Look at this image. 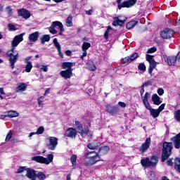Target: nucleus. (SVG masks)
Returning a JSON list of instances; mask_svg holds the SVG:
<instances>
[{
    "mask_svg": "<svg viewBox=\"0 0 180 180\" xmlns=\"http://www.w3.org/2000/svg\"><path fill=\"white\" fill-rule=\"evenodd\" d=\"M106 112L110 113L112 116H115V115H117V112H119V108L117 106H113L111 105H107L105 106Z\"/></svg>",
    "mask_w": 180,
    "mask_h": 180,
    "instance_id": "ddd939ff",
    "label": "nucleus"
},
{
    "mask_svg": "<svg viewBox=\"0 0 180 180\" xmlns=\"http://www.w3.org/2000/svg\"><path fill=\"white\" fill-rule=\"evenodd\" d=\"M43 133H44V127H39L35 131V134H43Z\"/></svg>",
    "mask_w": 180,
    "mask_h": 180,
    "instance_id": "79ce46f5",
    "label": "nucleus"
},
{
    "mask_svg": "<svg viewBox=\"0 0 180 180\" xmlns=\"http://www.w3.org/2000/svg\"><path fill=\"white\" fill-rule=\"evenodd\" d=\"M32 161H35L36 162H39L40 164H46L49 165L51 162H53L54 160V155L53 154L47 155V158L43 156H34L31 158Z\"/></svg>",
    "mask_w": 180,
    "mask_h": 180,
    "instance_id": "0eeeda50",
    "label": "nucleus"
},
{
    "mask_svg": "<svg viewBox=\"0 0 180 180\" xmlns=\"http://www.w3.org/2000/svg\"><path fill=\"white\" fill-rule=\"evenodd\" d=\"M67 27H72L74 24L72 23V15H69L65 21Z\"/></svg>",
    "mask_w": 180,
    "mask_h": 180,
    "instance_id": "cd10ccee",
    "label": "nucleus"
},
{
    "mask_svg": "<svg viewBox=\"0 0 180 180\" xmlns=\"http://www.w3.org/2000/svg\"><path fill=\"white\" fill-rule=\"evenodd\" d=\"M41 70L44 71V72H47L49 71V68H47V65H42Z\"/></svg>",
    "mask_w": 180,
    "mask_h": 180,
    "instance_id": "5fc2aeb1",
    "label": "nucleus"
},
{
    "mask_svg": "<svg viewBox=\"0 0 180 180\" xmlns=\"http://www.w3.org/2000/svg\"><path fill=\"white\" fill-rule=\"evenodd\" d=\"M171 141L174 144L175 148H180V132L176 134L175 136L171 139Z\"/></svg>",
    "mask_w": 180,
    "mask_h": 180,
    "instance_id": "dca6fc26",
    "label": "nucleus"
},
{
    "mask_svg": "<svg viewBox=\"0 0 180 180\" xmlns=\"http://www.w3.org/2000/svg\"><path fill=\"white\" fill-rule=\"evenodd\" d=\"M19 116V112L15 110H10L8 112L7 115H6V117H18Z\"/></svg>",
    "mask_w": 180,
    "mask_h": 180,
    "instance_id": "a878e982",
    "label": "nucleus"
},
{
    "mask_svg": "<svg viewBox=\"0 0 180 180\" xmlns=\"http://www.w3.org/2000/svg\"><path fill=\"white\" fill-rule=\"evenodd\" d=\"M12 139V131H9L8 134L6 135V141H9Z\"/></svg>",
    "mask_w": 180,
    "mask_h": 180,
    "instance_id": "3c124183",
    "label": "nucleus"
},
{
    "mask_svg": "<svg viewBox=\"0 0 180 180\" xmlns=\"http://www.w3.org/2000/svg\"><path fill=\"white\" fill-rule=\"evenodd\" d=\"M72 67H74V63L71 62H64L62 64V68L63 70H65V68H68L66 70H62L60 72V75L63 77V78H65V79H68L72 77Z\"/></svg>",
    "mask_w": 180,
    "mask_h": 180,
    "instance_id": "7ed1b4c3",
    "label": "nucleus"
},
{
    "mask_svg": "<svg viewBox=\"0 0 180 180\" xmlns=\"http://www.w3.org/2000/svg\"><path fill=\"white\" fill-rule=\"evenodd\" d=\"M150 116H152L153 119H156V117H158L160 116V111L154 108L150 110Z\"/></svg>",
    "mask_w": 180,
    "mask_h": 180,
    "instance_id": "bb28decb",
    "label": "nucleus"
},
{
    "mask_svg": "<svg viewBox=\"0 0 180 180\" xmlns=\"http://www.w3.org/2000/svg\"><path fill=\"white\" fill-rule=\"evenodd\" d=\"M121 63L122 64H130V63H131V62L130 58H129V56H127V57H125V58H122L121 60Z\"/></svg>",
    "mask_w": 180,
    "mask_h": 180,
    "instance_id": "ea45409f",
    "label": "nucleus"
},
{
    "mask_svg": "<svg viewBox=\"0 0 180 180\" xmlns=\"http://www.w3.org/2000/svg\"><path fill=\"white\" fill-rule=\"evenodd\" d=\"M75 126L76 129L78 130V133L85 139L86 137H88V139H92V132L89 131V128L88 127H82V124L79 122V121L75 122Z\"/></svg>",
    "mask_w": 180,
    "mask_h": 180,
    "instance_id": "20e7f679",
    "label": "nucleus"
},
{
    "mask_svg": "<svg viewBox=\"0 0 180 180\" xmlns=\"http://www.w3.org/2000/svg\"><path fill=\"white\" fill-rule=\"evenodd\" d=\"M127 20V18L125 16H119L115 17L114 18V20L112 22L113 26H123L124 25V22Z\"/></svg>",
    "mask_w": 180,
    "mask_h": 180,
    "instance_id": "9d476101",
    "label": "nucleus"
},
{
    "mask_svg": "<svg viewBox=\"0 0 180 180\" xmlns=\"http://www.w3.org/2000/svg\"><path fill=\"white\" fill-rule=\"evenodd\" d=\"M88 65V70L89 71H96V66L95 65V63H94L93 61L89 62L87 63Z\"/></svg>",
    "mask_w": 180,
    "mask_h": 180,
    "instance_id": "473e14b6",
    "label": "nucleus"
},
{
    "mask_svg": "<svg viewBox=\"0 0 180 180\" xmlns=\"http://www.w3.org/2000/svg\"><path fill=\"white\" fill-rule=\"evenodd\" d=\"M99 142L98 141H94L93 142L87 144V148H89V150H96L98 147H99Z\"/></svg>",
    "mask_w": 180,
    "mask_h": 180,
    "instance_id": "5701e85b",
    "label": "nucleus"
},
{
    "mask_svg": "<svg viewBox=\"0 0 180 180\" xmlns=\"http://www.w3.org/2000/svg\"><path fill=\"white\" fill-rule=\"evenodd\" d=\"M174 57L176 58V61H179V60H180V52H178L177 55Z\"/></svg>",
    "mask_w": 180,
    "mask_h": 180,
    "instance_id": "338daca9",
    "label": "nucleus"
},
{
    "mask_svg": "<svg viewBox=\"0 0 180 180\" xmlns=\"http://www.w3.org/2000/svg\"><path fill=\"white\" fill-rule=\"evenodd\" d=\"M151 144V138H146L145 143H142L139 148V151L141 154H144L148 148H150V145Z\"/></svg>",
    "mask_w": 180,
    "mask_h": 180,
    "instance_id": "f8f14e48",
    "label": "nucleus"
},
{
    "mask_svg": "<svg viewBox=\"0 0 180 180\" xmlns=\"http://www.w3.org/2000/svg\"><path fill=\"white\" fill-rule=\"evenodd\" d=\"M65 136L70 139H75L77 136V129L72 127L68 128L65 131Z\"/></svg>",
    "mask_w": 180,
    "mask_h": 180,
    "instance_id": "4468645a",
    "label": "nucleus"
},
{
    "mask_svg": "<svg viewBox=\"0 0 180 180\" xmlns=\"http://www.w3.org/2000/svg\"><path fill=\"white\" fill-rule=\"evenodd\" d=\"M31 59H32V56L26 57L25 58H24V63H32V61H30Z\"/></svg>",
    "mask_w": 180,
    "mask_h": 180,
    "instance_id": "6e6d98bb",
    "label": "nucleus"
},
{
    "mask_svg": "<svg viewBox=\"0 0 180 180\" xmlns=\"http://www.w3.org/2000/svg\"><path fill=\"white\" fill-rule=\"evenodd\" d=\"M53 43L54 46H55L56 49H57V50L61 49V45H60V43L57 40V38H54L53 39Z\"/></svg>",
    "mask_w": 180,
    "mask_h": 180,
    "instance_id": "c9c22d12",
    "label": "nucleus"
},
{
    "mask_svg": "<svg viewBox=\"0 0 180 180\" xmlns=\"http://www.w3.org/2000/svg\"><path fill=\"white\" fill-rule=\"evenodd\" d=\"M155 51H157V48L152 47V48L148 49L147 53H148V54H151L153 53H155Z\"/></svg>",
    "mask_w": 180,
    "mask_h": 180,
    "instance_id": "09e8293b",
    "label": "nucleus"
},
{
    "mask_svg": "<svg viewBox=\"0 0 180 180\" xmlns=\"http://www.w3.org/2000/svg\"><path fill=\"white\" fill-rule=\"evenodd\" d=\"M25 33L20 34L14 37L13 41H11V49L7 53L8 57H9L8 61L11 70L15 68V64L18 62V56H19V52L15 50V47L19 46V44L23 40V35Z\"/></svg>",
    "mask_w": 180,
    "mask_h": 180,
    "instance_id": "f257e3e1",
    "label": "nucleus"
},
{
    "mask_svg": "<svg viewBox=\"0 0 180 180\" xmlns=\"http://www.w3.org/2000/svg\"><path fill=\"white\" fill-rule=\"evenodd\" d=\"M110 31H112V27L108 26L107 30H105V32L104 33L105 39H109V33H110Z\"/></svg>",
    "mask_w": 180,
    "mask_h": 180,
    "instance_id": "4c0bfd02",
    "label": "nucleus"
},
{
    "mask_svg": "<svg viewBox=\"0 0 180 180\" xmlns=\"http://www.w3.org/2000/svg\"><path fill=\"white\" fill-rule=\"evenodd\" d=\"M6 11L8 16H12V8L11 6L6 8Z\"/></svg>",
    "mask_w": 180,
    "mask_h": 180,
    "instance_id": "8fccbe9b",
    "label": "nucleus"
},
{
    "mask_svg": "<svg viewBox=\"0 0 180 180\" xmlns=\"http://www.w3.org/2000/svg\"><path fill=\"white\" fill-rule=\"evenodd\" d=\"M174 119L176 122H180V110H177L174 112Z\"/></svg>",
    "mask_w": 180,
    "mask_h": 180,
    "instance_id": "58836bf2",
    "label": "nucleus"
},
{
    "mask_svg": "<svg viewBox=\"0 0 180 180\" xmlns=\"http://www.w3.org/2000/svg\"><path fill=\"white\" fill-rule=\"evenodd\" d=\"M84 157L88 160V161L85 162L84 163L86 167H90L91 165H94L100 161L99 155H98V153L95 151L86 153L84 154Z\"/></svg>",
    "mask_w": 180,
    "mask_h": 180,
    "instance_id": "f03ea898",
    "label": "nucleus"
},
{
    "mask_svg": "<svg viewBox=\"0 0 180 180\" xmlns=\"http://www.w3.org/2000/svg\"><path fill=\"white\" fill-rule=\"evenodd\" d=\"M148 98H150V93L148 92H146L144 96H142L141 97L143 102L148 101Z\"/></svg>",
    "mask_w": 180,
    "mask_h": 180,
    "instance_id": "37998d69",
    "label": "nucleus"
},
{
    "mask_svg": "<svg viewBox=\"0 0 180 180\" xmlns=\"http://www.w3.org/2000/svg\"><path fill=\"white\" fill-rule=\"evenodd\" d=\"M49 94H50V88L46 89V90L45 91V93L44 94V96L49 95Z\"/></svg>",
    "mask_w": 180,
    "mask_h": 180,
    "instance_id": "774afa93",
    "label": "nucleus"
},
{
    "mask_svg": "<svg viewBox=\"0 0 180 180\" xmlns=\"http://www.w3.org/2000/svg\"><path fill=\"white\" fill-rule=\"evenodd\" d=\"M167 165H169V167H172L174 165V162H172V159H169L167 161Z\"/></svg>",
    "mask_w": 180,
    "mask_h": 180,
    "instance_id": "13d9d810",
    "label": "nucleus"
},
{
    "mask_svg": "<svg viewBox=\"0 0 180 180\" xmlns=\"http://www.w3.org/2000/svg\"><path fill=\"white\" fill-rule=\"evenodd\" d=\"M174 169H176V171H177V172H179L180 174V158H176L175 159Z\"/></svg>",
    "mask_w": 180,
    "mask_h": 180,
    "instance_id": "c756f323",
    "label": "nucleus"
},
{
    "mask_svg": "<svg viewBox=\"0 0 180 180\" xmlns=\"http://www.w3.org/2000/svg\"><path fill=\"white\" fill-rule=\"evenodd\" d=\"M141 96L143 98V95H144V84L141 86V89L140 91Z\"/></svg>",
    "mask_w": 180,
    "mask_h": 180,
    "instance_id": "bf43d9fd",
    "label": "nucleus"
},
{
    "mask_svg": "<svg viewBox=\"0 0 180 180\" xmlns=\"http://www.w3.org/2000/svg\"><path fill=\"white\" fill-rule=\"evenodd\" d=\"M89 47H91V43L84 42L82 46V50L86 51V50H88V49H89Z\"/></svg>",
    "mask_w": 180,
    "mask_h": 180,
    "instance_id": "f704fd0d",
    "label": "nucleus"
},
{
    "mask_svg": "<svg viewBox=\"0 0 180 180\" xmlns=\"http://www.w3.org/2000/svg\"><path fill=\"white\" fill-rule=\"evenodd\" d=\"M158 94L160 95V96H162V95H164V90L162 88H160L158 89Z\"/></svg>",
    "mask_w": 180,
    "mask_h": 180,
    "instance_id": "4d7b16f0",
    "label": "nucleus"
},
{
    "mask_svg": "<svg viewBox=\"0 0 180 180\" xmlns=\"http://www.w3.org/2000/svg\"><path fill=\"white\" fill-rule=\"evenodd\" d=\"M25 171V167H20L18 169L17 172L18 174H22Z\"/></svg>",
    "mask_w": 180,
    "mask_h": 180,
    "instance_id": "680f3d73",
    "label": "nucleus"
},
{
    "mask_svg": "<svg viewBox=\"0 0 180 180\" xmlns=\"http://www.w3.org/2000/svg\"><path fill=\"white\" fill-rule=\"evenodd\" d=\"M25 64V72H30V71H32V68H33V64H32V62H28V63Z\"/></svg>",
    "mask_w": 180,
    "mask_h": 180,
    "instance_id": "72a5a7b5",
    "label": "nucleus"
},
{
    "mask_svg": "<svg viewBox=\"0 0 180 180\" xmlns=\"http://www.w3.org/2000/svg\"><path fill=\"white\" fill-rule=\"evenodd\" d=\"M60 21H54L49 27V30L51 34H57V30L55 28L56 26H58V27L60 26Z\"/></svg>",
    "mask_w": 180,
    "mask_h": 180,
    "instance_id": "f3484780",
    "label": "nucleus"
},
{
    "mask_svg": "<svg viewBox=\"0 0 180 180\" xmlns=\"http://www.w3.org/2000/svg\"><path fill=\"white\" fill-rule=\"evenodd\" d=\"M152 101H153L154 105H157L158 106L159 105H161V103H162V101H161V98L157 94H153L152 96Z\"/></svg>",
    "mask_w": 180,
    "mask_h": 180,
    "instance_id": "4be33fe9",
    "label": "nucleus"
},
{
    "mask_svg": "<svg viewBox=\"0 0 180 180\" xmlns=\"http://www.w3.org/2000/svg\"><path fill=\"white\" fill-rule=\"evenodd\" d=\"M165 108V103H162L161 105L159 106L158 111L161 113V112H162V110H164V109Z\"/></svg>",
    "mask_w": 180,
    "mask_h": 180,
    "instance_id": "603ef678",
    "label": "nucleus"
},
{
    "mask_svg": "<svg viewBox=\"0 0 180 180\" xmlns=\"http://www.w3.org/2000/svg\"><path fill=\"white\" fill-rule=\"evenodd\" d=\"M26 176L32 180H36V172L34 169L28 168L27 169Z\"/></svg>",
    "mask_w": 180,
    "mask_h": 180,
    "instance_id": "6ab92c4d",
    "label": "nucleus"
},
{
    "mask_svg": "<svg viewBox=\"0 0 180 180\" xmlns=\"http://www.w3.org/2000/svg\"><path fill=\"white\" fill-rule=\"evenodd\" d=\"M136 2H137V0H127L122 3V6L130 8L131 6H133V5H135Z\"/></svg>",
    "mask_w": 180,
    "mask_h": 180,
    "instance_id": "b1692460",
    "label": "nucleus"
},
{
    "mask_svg": "<svg viewBox=\"0 0 180 180\" xmlns=\"http://www.w3.org/2000/svg\"><path fill=\"white\" fill-rule=\"evenodd\" d=\"M171 154H172V143L165 142L162 153V162H165Z\"/></svg>",
    "mask_w": 180,
    "mask_h": 180,
    "instance_id": "39448f33",
    "label": "nucleus"
},
{
    "mask_svg": "<svg viewBox=\"0 0 180 180\" xmlns=\"http://www.w3.org/2000/svg\"><path fill=\"white\" fill-rule=\"evenodd\" d=\"M160 36L163 39H171L174 36V31L172 29L166 28L160 32Z\"/></svg>",
    "mask_w": 180,
    "mask_h": 180,
    "instance_id": "9b49d317",
    "label": "nucleus"
},
{
    "mask_svg": "<svg viewBox=\"0 0 180 180\" xmlns=\"http://www.w3.org/2000/svg\"><path fill=\"white\" fill-rule=\"evenodd\" d=\"M129 58V60L131 61H134V60H136V58H139V53H134L132 54H131L129 56H128Z\"/></svg>",
    "mask_w": 180,
    "mask_h": 180,
    "instance_id": "e433bc0d",
    "label": "nucleus"
},
{
    "mask_svg": "<svg viewBox=\"0 0 180 180\" xmlns=\"http://www.w3.org/2000/svg\"><path fill=\"white\" fill-rule=\"evenodd\" d=\"M37 178L39 180H44L46 179V174H44V173L43 172H39L37 175Z\"/></svg>",
    "mask_w": 180,
    "mask_h": 180,
    "instance_id": "a19ab883",
    "label": "nucleus"
},
{
    "mask_svg": "<svg viewBox=\"0 0 180 180\" xmlns=\"http://www.w3.org/2000/svg\"><path fill=\"white\" fill-rule=\"evenodd\" d=\"M153 57V56L151 55L146 54V60H148L150 64V66L148 68L149 74H152L154 68H155V67H157V62H155V60H154V58Z\"/></svg>",
    "mask_w": 180,
    "mask_h": 180,
    "instance_id": "1a4fd4ad",
    "label": "nucleus"
},
{
    "mask_svg": "<svg viewBox=\"0 0 180 180\" xmlns=\"http://www.w3.org/2000/svg\"><path fill=\"white\" fill-rule=\"evenodd\" d=\"M122 3V0H117V4L118 5V8L120 9L121 8H125V6H123V3Z\"/></svg>",
    "mask_w": 180,
    "mask_h": 180,
    "instance_id": "864d4df0",
    "label": "nucleus"
},
{
    "mask_svg": "<svg viewBox=\"0 0 180 180\" xmlns=\"http://www.w3.org/2000/svg\"><path fill=\"white\" fill-rule=\"evenodd\" d=\"M27 88V84L25 83H20L18 86L15 88V92H24V91H26V89Z\"/></svg>",
    "mask_w": 180,
    "mask_h": 180,
    "instance_id": "aec40b11",
    "label": "nucleus"
},
{
    "mask_svg": "<svg viewBox=\"0 0 180 180\" xmlns=\"http://www.w3.org/2000/svg\"><path fill=\"white\" fill-rule=\"evenodd\" d=\"M109 150H110L109 146L101 147L97 154L98 155V157H102V155H105V154H108V153H109Z\"/></svg>",
    "mask_w": 180,
    "mask_h": 180,
    "instance_id": "a211bd4d",
    "label": "nucleus"
},
{
    "mask_svg": "<svg viewBox=\"0 0 180 180\" xmlns=\"http://www.w3.org/2000/svg\"><path fill=\"white\" fill-rule=\"evenodd\" d=\"M0 94L1 95H6L5 90H4V87H0Z\"/></svg>",
    "mask_w": 180,
    "mask_h": 180,
    "instance_id": "69168bd1",
    "label": "nucleus"
},
{
    "mask_svg": "<svg viewBox=\"0 0 180 180\" xmlns=\"http://www.w3.org/2000/svg\"><path fill=\"white\" fill-rule=\"evenodd\" d=\"M39 33L37 31L30 34L28 37V39L30 40V41H32L33 43H34L35 41H37V39H39Z\"/></svg>",
    "mask_w": 180,
    "mask_h": 180,
    "instance_id": "412c9836",
    "label": "nucleus"
},
{
    "mask_svg": "<svg viewBox=\"0 0 180 180\" xmlns=\"http://www.w3.org/2000/svg\"><path fill=\"white\" fill-rule=\"evenodd\" d=\"M136 25H137V21H130L127 24V29H128V30H131V29H134L136 27Z\"/></svg>",
    "mask_w": 180,
    "mask_h": 180,
    "instance_id": "c85d7f7f",
    "label": "nucleus"
},
{
    "mask_svg": "<svg viewBox=\"0 0 180 180\" xmlns=\"http://www.w3.org/2000/svg\"><path fill=\"white\" fill-rule=\"evenodd\" d=\"M118 105L121 108H126V104L124 103V102L119 101Z\"/></svg>",
    "mask_w": 180,
    "mask_h": 180,
    "instance_id": "052dcab7",
    "label": "nucleus"
},
{
    "mask_svg": "<svg viewBox=\"0 0 180 180\" xmlns=\"http://www.w3.org/2000/svg\"><path fill=\"white\" fill-rule=\"evenodd\" d=\"M59 29H60V32H59V34L60 36H63V32H64V26L63 25V23L60 22L59 23Z\"/></svg>",
    "mask_w": 180,
    "mask_h": 180,
    "instance_id": "c03bdc74",
    "label": "nucleus"
},
{
    "mask_svg": "<svg viewBox=\"0 0 180 180\" xmlns=\"http://www.w3.org/2000/svg\"><path fill=\"white\" fill-rule=\"evenodd\" d=\"M168 65H175L176 64V58L175 56H169L167 58Z\"/></svg>",
    "mask_w": 180,
    "mask_h": 180,
    "instance_id": "393cba45",
    "label": "nucleus"
},
{
    "mask_svg": "<svg viewBox=\"0 0 180 180\" xmlns=\"http://www.w3.org/2000/svg\"><path fill=\"white\" fill-rule=\"evenodd\" d=\"M143 105L145 107L148 109V110H150L151 108V105H150V103L148 101H143Z\"/></svg>",
    "mask_w": 180,
    "mask_h": 180,
    "instance_id": "49530a36",
    "label": "nucleus"
},
{
    "mask_svg": "<svg viewBox=\"0 0 180 180\" xmlns=\"http://www.w3.org/2000/svg\"><path fill=\"white\" fill-rule=\"evenodd\" d=\"M138 68L140 71H146V65H144V63H140Z\"/></svg>",
    "mask_w": 180,
    "mask_h": 180,
    "instance_id": "de8ad7c7",
    "label": "nucleus"
},
{
    "mask_svg": "<svg viewBox=\"0 0 180 180\" xmlns=\"http://www.w3.org/2000/svg\"><path fill=\"white\" fill-rule=\"evenodd\" d=\"M40 41L41 44H44L46 41H50V35L49 34H44L41 38Z\"/></svg>",
    "mask_w": 180,
    "mask_h": 180,
    "instance_id": "7c9ffc66",
    "label": "nucleus"
},
{
    "mask_svg": "<svg viewBox=\"0 0 180 180\" xmlns=\"http://www.w3.org/2000/svg\"><path fill=\"white\" fill-rule=\"evenodd\" d=\"M77 155H72L70 158V162L73 167V168H75L77 167Z\"/></svg>",
    "mask_w": 180,
    "mask_h": 180,
    "instance_id": "2f4dec72",
    "label": "nucleus"
},
{
    "mask_svg": "<svg viewBox=\"0 0 180 180\" xmlns=\"http://www.w3.org/2000/svg\"><path fill=\"white\" fill-rule=\"evenodd\" d=\"M93 13H94V10L92 9H90L86 11V15H92Z\"/></svg>",
    "mask_w": 180,
    "mask_h": 180,
    "instance_id": "0e129e2a",
    "label": "nucleus"
},
{
    "mask_svg": "<svg viewBox=\"0 0 180 180\" xmlns=\"http://www.w3.org/2000/svg\"><path fill=\"white\" fill-rule=\"evenodd\" d=\"M47 140L49 141V144H48L49 150H51V151H54V150H56V148L58 145V139L54 136H49V138H47Z\"/></svg>",
    "mask_w": 180,
    "mask_h": 180,
    "instance_id": "6e6552de",
    "label": "nucleus"
},
{
    "mask_svg": "<svg viewBox=\"0 0 180 180\" xmlns=\"http://www.w3.org/2000/svg\"><path fill=\"white\" fill-rule=\"evenodd\" d=\"M8 29L10 32H13V30H16V27L13 24H8Z\"/></svg>",
    "mask_w": 180,
    "mask_h": 180,
    "instance_id": "a18cd8bd",
    "label": "nucleus"
},
{
    "mask_svg": "<svg viewBox=\"0 0 180 180\" xmlns=\"http://www.w3.org/2000/svg\"><path fill=\"white\" fill-rule=\"evenodd\" d=\"M141 164L142 167L144 168H147L148 167H157L158 164V157L157 156H152L150 160V158H145L141 160Z\"/></svg>",
    "mask_w": 180,
    "mask_h": 180,
    "instance_id": "423d86ee",
    "label": "nucleus"
},
{
    "mask_svg": "<svg viewBox=\"0 0 180 180\" xmlns=\"http://www.w3.org/2000/svg\"><path fill=\"white\" fill-rule=\"evenodd\" d=\"M83 51V53H82V55L81 56V58H82V60H84V57H86V51Z\"/></svg>",
    "mask_w": 180,
    "mask_h": 180,
    "instance_id": "e2e57ef3",
    "label": "nucleus"
},
{
    "mask_svg": "<svg viewBox=\"0 0 180 180\" xmlns=\"http://www.w3.org/2000/svg\"><path fill=\"white\" fill-rule=\"evenodd\" d=\"M18 16H22L24 19H29L30 18V12L25 8L18 10Z\"/></svg>",
    "mask_w": 180,
    "mask_h": 180,
    "instance_id": "2eb2a0df",
    "label": "nucleus"
}]
</instances>
